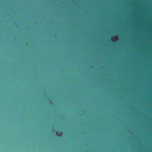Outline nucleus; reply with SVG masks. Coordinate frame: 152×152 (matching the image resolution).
Returning a JSON list of instances; mask_svg holds the SVG:
<instances>
[{"label": "nucleus", "mask_w": 152, "mask_h": 152, "mask_svg": "<svg viewBox=\"0 0 152 152\" xmlns=\"http://www.w3.org/2000/svg\"><path fill=\"white\" fill-rule=\"evenodd\" d=\"M49 103H51L50 101V102Z\"/></svg>", "instance_id": "1"}]
</instances>
